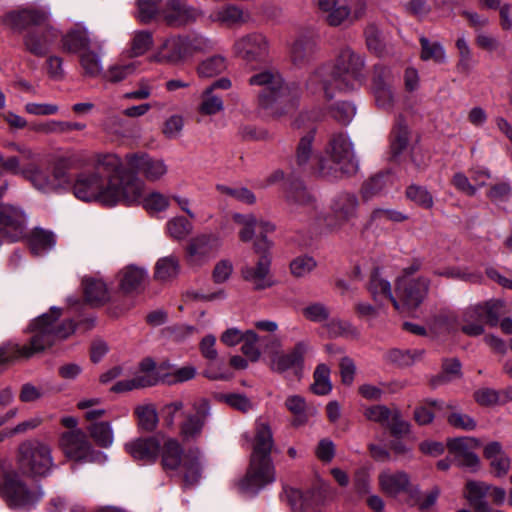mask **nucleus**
Wrapping results in <instances>:
<instances>
[{
	"mask_svg": "<svg viewBox=\"0 0 512 512\" xmlns=\"http://www.w3.org/2000/svg\"><path fill=\"white\" fill-rule=\"evenodd\" d=\"M365 57L349 46L340 49L334 65H323L315 69L306 81V89L311 94L323 91L326 99L334 96V91H351L366 79Z\"/></svg>",
	"mask_w": 512,
	"mask_h": 512,
	"instance_id": "nucleus-1",
	"label": "nucleus"
},
{
	"mask_svg": "<svg viewBox=\"0 0 512 512\" xmlns=\"http://www.w3.org/2000/svg\"><path fill=\"white\" fill-rule=\"evenodd\" d=\"M60 315V309L52 307L50 313L33 320L29 326L32 335L27 345L8 342L0 346V367L18 357L30 358L70 336L75 331V324L72 320L59 321Z\"/></svg>",
	"mask_w": 512,
	"mask_h": 512,
	"instance_id": "nucleus-2",
	"label": "nucleus"
},
{
	"mask_svg": "<svg viewBox=\"0 0 512 512\" xmlns=\"http://www.w3.org/2000/svg\"><path fill=\"white\" fill-rule=\"evenodd\" d=\"M251 86H258V107L267 115L281 117L293 109L301 96L298 82H285L281 74L273 69L260 71L249 80Z\"/></svg>",
	"mask_w": 512,
	"mask_h": 512,
	"instance_id": "nucleus-3",
	"label": "nucleus"
},
{
	"mask_svg": "<svg viewBox=\"0 0 512 512\" xmlns=\"http://www.w3.org/2000/svg\"><path fill=\"white\" fill-rule=\"evenodd\" d=\"M5 21L13 29L27 30L23 43L28 52L45 56L58 38V31L50 23V11L46 8L28 7L6 14Z\"/></svg>",
	"mask_w": 512,
	"mask_h": 512,
	"instance_id": "nucleus-4",
	"label": "nucleus"
},
{
	"mask_svg": "<svg viewBox=\"0 0 512 512\" xmlns=\"http://www.w3.org/2000/svg\"><path fill=\"white\" fill-rule=\"evenodd\" d=\"M273 445L270 425L262 419L256 420L250 466L239 483V488L243 492L256 494L267 484L275 481V468L270 455Z\"/></svg>",
	"mask_w": 512,
	"mask_h": 512,
	"instance_id": "nucleus-5",
	"label": "nucleus"
},
{
	"mask_svg": "<svg viewBox=\"0 0 512 512\" xmlns=\"http://www.w3.org/2000/svg\"><path fill=\"white\" fill-rule=\"evenodd\" d=\"M325 154L327 158L318 161V171L323 177L338 178L342 175H352L358 170L353 145L342 132L332 135Z\"/></svg>",
	"mask_w": 512,
	"mask_h": 512,
	"instance_id": "nucleus-6",
	"label": "nucleus"
},
{
	"mask_svg": "<svg viewBox=\"0 0 512 512\" xmlns=\"http://www.w3.org/2000/svg\"><path fill=\"white\" fill-rule=\"evenodd\" d=\"M16 463L22 475L32 478L47 477L55 467L51 446L39 439L25 440L18 446Z\"/></svg>",
	"mask_w": 512,
	"mask_h": 512,
	"instance_id": "nucleus-7",
	"label": "nucleus"
},
{
	"mask_svg": "<svg viewBox=\"0 0 512 512\" xmlns=\"http://www.w3.org/2000/svg\"><path fill=\"white\" fill-rule=\"evenodd\" d=\"M161 463L165 470H177L182 464L185 486H194L201 478V453L198 449L189 450L183 456L180 443L173 438L167 439L161 450Z\"/></svg>",
	"mask_w": 512,
	"mask_h": 512,
	"instance_id": "nucleus-8",
	"label": "nucleus"
},
{
	"mask_svg": "<svg viewBox=\"0 0 512 512\" xmlns=\"http://www.w3.org/2000/svg\"><path fill=\"white\" fill-rule=\"evenodd\" d=\"M145 193V183L131 169H126L108 179V195L105 196L106 206L140 204Z\"/></svg>",
	"mask_w": 512,
	"mask_h": 512,
	"instance_id": "nucleus-9",
	"label": "nucleus"
},
{
	"mask_svg": "<svg viewBox=\"0 0 512 512\" xmlns=\"http://www.w3.org/2000/svg\"><path fill=\"white\" fill-rule=\"evenodd\" d=\"M71 165L70 158H61L52 169L33 168L27 170L25 176L40 191L61 192L71 186L72 179L68 172Z\"/></svg>",
	"mask_w": 512,
	"mask_h": 512,
	"instance_id": "nucleus-10",
	"label": "nucleus"
},
{
	"mask_svg": "<svg viewBox=\"0 0 512 512\" xmlns=\"http://www.w3.org/2000/svg\"><path fill=\"white\" fill-rule=\"evenodd\" d=\"M418 270V266H412L405 270V275L398 278L396 283L395 297L400 303L398 311L411 312L417 309L428 294L430 280L425 277L417 279L410 278V275Z\"/></svg>",
	"mask_w": 512,
	"mask_h": 512,
	"instance_id": "nucleus-11",
	"label": "nucleus"
},
{
	"mask_svg": "<svg viewBox=\"0 0 512 512\" xmlns=\"http://www.w3.org/2000/svg\"><path fill=\"white\" fill-rule=\"evenodd\" d=\"M0 495L12 507L34 505L43 495L40 488L30 489L14 471L0 475Z\"/></svg>",
	"mask_w": 512,
	"mask_h": 512,
	"instance_id": "nucleus-12",
	"label": "nucleus"
},
{
	"mask_svg": "<svg viewBox=\"0 0 512 512\" xmlns=\"http://www.w3.org/2000/svg\"><path fill=\"white\" fill-rule=\"evenodd\" d=\"M59 447L67 458L77 462H98L105 458L102 452L93 448L81 429L63 432L59 437Z\"/></svg>",
	"mask_w": 512,
	"mask_h": 512,
	"instance_id": "nucleus-13",
	"label": "nucleus"
},
{
	"mask_svg": "<svg viewBox=\"0 0 512 512\" xmlns=\"http://www.w3.org/2000/svg\"><path fill=\"white\" fill-rule=\"evenodd\" d=\"M466 489V498L476 512H491L486 496L489 495L492 502L498 506L504 504L507 496L504 488L483 481H470L467 483Z\"/></svg>",
	"mask_w": 512,
	"mask_h": 512,
	"instance_id": "nucleus-14",
	"label": "nucleus"
},
{
	"mask_svg": "<svg viewBox=\"0 0 512 512\" xmlns=\"http://www.w3.org/2000/svg\"><path fill=\"white\" fill-rule=\"evenodd\" d=\"M72 189L76 198L86 202H100L106 206L104 198L108 195V180L105 182L97 172L79 173Z\"/></svg>",
	"mask_w": 512,
	"mask_h": 512,
	"instance_id": "nucleus-15",
	"label": "nucleus"
},
{
	"mask_svg": "<svg viewBox=\"0 0 512 512\" xmlns=\"http://www.w3.org/2000/svg\"><path fill=\"white\" fill-rule=\"evenodd\" d=\"M7 189V184L0 185V198ZM26 229L24 212L10 205L0 206V235L11 242L20 240Z\"/></svg>",
	"mask_w": 512,
	"mask_h": 512,
	"instance_id": "nucleus-16",
	"label": "nucleus"
},
{
	"mask_svg": "<svg viewBox=\"0 0 512 512\" xmlns=\"http://www.w3.org/2000/svg\"><path fill=\"white\" fill-rule=\"evenodd\" d=\"M238 57L248 64L263 62L269 53V42L261 33H250L239 38L234 44Z\"/></svg>",
	"mask_w": 512,
	"mask_h": 512,
	"instance_id": "nucleus-17",
	"label": "nucleus"
},
{
	"mask_svg": "<svg viewBox=\"0 0 512 512\" xmlns=\"http://www.w3.org/2000/svg\"><path fill=\"white\" fill-rule=\"evenodd\" d=\"M449 454L454 462L463 468L476 471L480 466V459L474 452L480 446L478 439L474 437H457L447 440Z\"/></svg>",
	"mask_w": 512,
	"mask_h": 512,
	"instance_id": "nucleus-18",
	"label": "nucleus"
},
{
	"mask_svg": "<svg viewBox=\"0 0 512 512\" xmlns=\"http://www.w3.org/2000/svg\"><path fill=\"white\" fill-rule=\"evenodd\" d=\"M309 350L310 344L308 341H299L290 351L276 353L271 358L270 368L280 374L291 370L296 376H299L304 366V357Z\"/></svg>",
	"mask_w": 512,
	"mask_h": 512,
	"instance_id": "nucleus-19",
	"label": "nucleus"
},
{
	"mask_svg": "<svg viewBox=\"0 0 512 512\" xmlns=\"http://www.w3.org/2000/svg\"><path fill=\"white\" fill-rule=\"evenodd\" d=\"M126 163L129 169L151 182L160 180L168 171L163 159L151 157L146 153L127 154Z\"/></svg>",
	"mask_w": 512,
	"mask_h": 512,
	"instance_id": "nucleus-20",
	"label": "nucleus"
},
{
	"mask_svg": "<svg viewBox=\"0 0 512 512\" xmlns=\"http://www.w3.org/2000/svg\"><path fill=\"white\" fill-rule=\"evenodd\" d=\"M202 15V10L188 4L186 0H167L163 8V20L171 27L195 22Z\"/></svg>",
	"mask_w": 512,
	"mask_h": 512,
	"instance_id": "nucleus-21",
	"label": "nucleus"
},
{
	"mask_svg": "<svg viewBox=\"0 0 512 512\" xmlns=\"http://www.w3.org/2000/svg\"><path fill=\"white\" fill-rule=\"evenodd\" d=\"M220 246L221 240L216 234L197 235L190 239L186 247L188 261L193 265H202L217 252Z\"/></svg>",
	"mask_w": 512,
	"mask_h": 512,
	"instance_id": "nucleus-22",
	"label": "nucleus"
},
{
	"mask_svg": "<svg viewBox=\"0 0 512 512\" xmlns=\"http://www.w3.org/2000/svg\"><path fill=\"white\" fill-rule=\"evenodd\" d=\"M359 199L352 192H340L331 200L330 210L335 219V225L351 223L358 216Z\"/></svg>",
	"mask_w": 512,
	"mask_h": 512,
	"instance_id": "nucleus-23",
	"label": "nucleus"
},
{
	"mask_svg": "<svg viewBox=\"0 0 512 512\" xmlns=\"http://www.w3.org/2000/svg\"><path fill=\"white\" fill-rule=\"evenodd\" d=\"M194 413L188 414L180 425V434L184 440L197 439L210 415V405L206 399H200L193 405Z\"/></svg>",
	"mask_w": 512,
	"mask_h": 512,
	"instance_id": "nucleus-24",
	"label": "nucleus"
},
{
	"mask_svg": "<svg viewBox=\"0 0 512 512\" xmlns=\"http://www.w3.org/2000/svg\"><path fill=\"white\" fill-rule=\"evenodd\" d=\"M271 259L269 255L259 257L256 266L245 265L241 268V275L247 282L253 284L255 290H263L273 285L270 276Z\"/></svg>",
	"mask_w": 512,
	"mask_h": 512,
	"instance_id": "nucleus-25",
	"label": "nucleus"
},
{
	"mask_svg": "<svg viewBox=\"0 0 512 512\" xmlns=\"http://www.w3.org/2000/svg\"><path fill=\"white\" fill-rule=\"evenodd\" d=\"M160 442L154 437L138 438L125 444L126 451L136 461L155 463L160 452Z\"/></svg>",
	"mask_w": 512,
	"mask_h": 512,
	"instance_id": "nucleus-26",
	"label": "nucleus"
},
{
	"mask_svg": "<svg viewBox=\"0 0 512 512\" xmlns=\"http://www.w3.org/2000/svg\"><path fill=\"white\" fill-rule=\"evenodd\" d=\"M186 57L188 55L183 36H172L164 40L152 59L158 63L177 64Z\"/></svg>",
	"mask_w": 512,
	"mask_h": 512,
	"instance_id": "nucleus-27",
	"label": "nucleus"
},
{
	"mask_svg": "<svg viewBox=\"0 0 512 512\" xmlns=\"http://www.w3.org/2000/svg\"><path fill=\"white\" fill-rule=\"evenodd\" d=\"M148 274L144 267L128 265L118 273L119 289L125 294L140 292L147 280Z\"/></svg>",
	"mask_w": 512,
	"mask_h": 512,
	"instance_id": "nucleus-28",
	"label": "nucleus"
},
{
	"mask_svg": "<svg viewBox=\"0 0 512 512\" xmlns=\"http://www.w3.org/2000/svg\"><path fill=\"white\" fill-rule=\"evenodd\" d=\"M286 201L290 206L291 212H297L299 208L307 211L317 208L315 197L307 190L301 181L290 183L286 191Z\"/></svg>",
	"mask_w": 512,
	"mask_h": 512,
	"instance_id": "nucleus-29",
	"label": "nucleus"
},
{
	"mask_svg": "<svg viewBox=\"0 0 512 512\" xmlns=\"http://www.w3.org/2000/svg\"><path fill=\"white\" fill-rule=\"evenodd\" d=\"M317 43L311 36H300L292 44L290 59L297 67L308 65L316 54Z\"/></svg>",
	"mask_w": 512,
	"mask_h": 512,
	"instance_id": "nucleus-30",
	"label": "nucleus"
},
{
	"mask_svg": "<svg viewBox=\"0 0 512 512\" xmlns=\"http://www.w3.org/2000/svg\"><path fill=\"white\" fill-rule=\"evenodd\" d=\"M196 376V368L194 366H183L175 368L169 363H162L154 377L158 382L174 385L177 383H183L193 379Z\"/></svg>",
	"mask_w": 512,
	"mask_h": 512,
	"instance_id": "nucleus-31",
	"label": "nucleus"
},
{
	"mask_svg": "<svg viewBox=\"0 0 512 512\" xmlns=\"http://www.w3.org/2000/svg\"><path fill=\"white\" fill-rule=\"evenodd\" d=\"M88 31L82 27H76L68 31L61 39L62 50L68 53H82L94 46Z\"/></svg>",
	"mask_w": 512,
	"mask_h": 512,
	"instance_id": "nucleus-32",
	"label": "nucleus"
},
{
	"mask_svg": "<svg viewBox=\"0 0 512 512\" xmlns=\"http://www.w3.org/2000/svg\"><path fill=\"white\" fill-rule=\"evenodd\" d=\"M483 309L477 304L466 308L461 314V331L469 337H477L485 332Z\"/></svg>",
	"mask_w": 512,
	"mask_h": 512,
	"instance_id": "nucleus-33",
	"label": "nucleus"
},
{
	"mask_svg": "<svg viewBox=\"0 0 512 512\" xmlns=\"http://www.w3.org/2000/svg\"><path fill=\"white\" fill-rule=\"evenodd\" d=\"M378 479L382 491L390 496H396L406 491L409 486V476L403 471H383L379 474Z\"/></svg>",
	"mask_w": 512,
	"mask_h": 512,
	"instance_id": "nucleus-34",
	"label": "nucleus"
},
{
	"mask_svg": "<svg viewBox=\"0 0 512 512\" xmlns=\"http://www.w3.org/2000/svg\"><path fill=\"white\" fill-rule=\"evenodd\" d=\"M318 6L331 26L341 25L350 15L349 7L341 0H318Z\"/></svg>",
	"mask_w": 512,
	"mask_h": 512,
	"instance_id": "nucleus-35",
	"label": "nucleus"
},
{
	"mask_svg": "<svg viewBox=\"0 0 512 512\" xmlns=\"http://www.w3.org/2000/svg\"><path fill=\"white\" fill-rule=\"evenodd\" d=\"M391 184L392 176L389 172H381L371 176L363 182L360 189L363 201H369L381 195Z\"/></svg>",
	"mask_w": 512,
	"mask_h": 512,
	"instance_id": "nucleus-36",
	"label": "nucleus"
},
{
	"mask_svg": "<svg viewBox=\"0 0 512 512\" xmlns=\"http://www.w3.org/2000/svg\"><path fill=\"white\" fill-rule=\"evenodd\" d=\"M248 15L244 11L234 5L227 4L215 9L209 16L213 22L220 23L225 26H234L247 21Z\"/></svg>",
	"mask_w": 512,
	"mask_h": 512,
	"instance_id": "nucleus-37",
	"label": "nucleus"
},
{
	"mask_svg": "<svg viewBox=\"0 0 512 512\" xmlns=\"http://www.w3.org/2000/svg\"><path fill=\"white\" fill-rule=\"evenodd\" d=\"M368 290L376 302L389 299L396 310L400 309V303L393 296L389 281L382 278L378 270L371 274Z\"/></svg>",
	"mask_w": 512,
	"mask_h": 512,
	"instance_id": "nucleus-38",
	"label": "nucleus"
},
{
	"mask_svg": "<svg viewBox=\"0 0 512 512\" xmlns=\"http://www.w3.org/2000/svg\"><path fill=\"white\" fill-rule=\"evenodd\" d=\"M95 50L88 49L80 54V65L84 74L89 77H97L101 74L103 67L101 62L102 45L100 42H95Z\"/></svg>",
	"mask_w": 512,
	"mask_h": 512,
	"instance_id": "nucleus-39",
	"label": "nucleus"
},
{
	"mask_svg": "<svg viewBox=\"0 0 512 512\" xmlns=\"http://www.w3.org/2000/svg\"><path fill=\"white\" fill-rule=\"evenodd\" d=\"M56 244L52 232L44 229H35L29 237V246L33 254L40 256L50 251Z\"/></svg>",
	"mask_w": 512,
	"mask_h": 512,
	"instance_id": "nucleus-40",
	"label": "nucleus"
},
{
	"mask_svg": "<svg viewBox=\"0 0 512 512\" xmlns=\"http://www.w3.org/2000/svg\"><path fill=\"white\" fill-rule=\"evenodd\" d=\"M94 169V172H97L99 175L101 172L106 173L107 179L126 170L122 169L121 159L112 153L98 154L94 160Z\"/></svg>",
	"mask_w": 512,
	"mask_h": 512,
	"instance_id": "nucleus-41",
	"label": "nucleus"
},
{
	"mask_svg": "<svg viewBox=\"0 0 512 512\" xmlns=\"http://www.w3.org/2000/svg\"><path fill=\"white\" fill-rule=\"evenodd\" d=\"M86 300L92 304H103L109 299L107 285L100 279H85L83 281Z\"/></svg>",
	"mask_w": 512,
	"mask_h": 512,
	"instance_id": "nucleus-42",
	"label": "nucleus"
},
{
	"mask_svg": "<svg viewBox=\"0 0 512 512\" xmlns=\"http://www.w3.org/2000/svg\"><path fill=\"white\" fill-rule=\"evenodd\" d=\"M224 110L222 97L212 91V88H205L200 96L198 112L202 115L212 116Z\"/></svg>",
	"mask_w": 512,
	"mask_h": 512,
	"instance_id": "nucleus-43",
	"label": "nucleus"
},
{
	"mask_svg": "<svg viewBox=\"0 0 512 512\" xmlns=\"http://www.w3.org/2000/svg\"><path fill=\"white\" fill-rule=\"evenodd\" d=\"M179 270L178 258L173 255L166 256L156 262L154 277L158 281H168L175 278Z\"/></svg>",
	"mask_w": 512,
	"mask_h": 512,
	"instance_id": "nucleus-44",
	"label": "nucleus"
},
{
	"mask_svg": "<svg viewBox=\"0 0 512 512\" xmlns=\"http://www.w3.org/2000/svg\"><path fill=\"white\" fill-rule=\"evenodd\" d=\"M87 431L95 443L102 447L108 448L114 441L113 429L109 422H95L87 427Z\"/></svg>",
	"mask_w": 512,
	"mask_h": 512,
	"instance_id": "nucleus-45",
	"label": "nucleus"
},
{
	"mask_svg": "<svg viewBox=\"0 0 512 512\" xmlns=\"http://www.w3.org/2000/svg\"><path fill=\"white\" fill-rule=\"evenodd\" d=\"M164 5L162 0H137L136 17L142 23H148L159 14L163 16Z\"/></svg>",
	"mask_w": 512,
	"mask_h": 512,
	"instance_id": "nucleus-46",
	"label": "nucleus"
},
{
	"mask_svg": "<svg viewBox=\"0 0 512 512\" xmlns=\"http://www.w3.org/2000/svg\"><path fill=\"white\" fill-rule=\"evenodd\" d=\"M409 144V129L407 124L399 120L391 133V152L394 157L407 149Z\"/></svg>",
	"mask_w": 512,
	"mask_h": 512,
	"instance_id": "nucleus-47",
	"label": "nucleus"
},
{
	"mask_svg": "<svg viewBox=\"0 0 512 512\" xmlns=\"http://www.w3.org/2000/svg\"><path fill=\"white\" fill-rule=\"evenodd\" d=\"M157 384V380L150 376V374L147 375H137L132 379H125L118 381L111 390L116 393H122L131 391L138 388H144V387H150Z\"/></svg>",
	"mask_w": 512,
	"mask_h": 512,
	"instance_id": "nucleus-48",
	"label": "nucleus"
},
{
	"mask_svg": "<svg viewBox=\"0 0 512 512\" xmlns=\"http://www.w3.org/2000/svg\"><path fill=\"white\" fill-rule=\"evenodd\" d=\"M314 382L311 386L312 391L317 395H326L332 390L330 381V368L326 364L317 365L314 374Z\"/></svg>",
	"mask_w": 512,
	"mask_h": 512,
	"instance_id": "nucleus-49",
	"label": "nucleus"
},
{
	"mask_svg": "<svg viewBox=\"0 0 512 512\" xmlns=\"http://www.w3.org/2000/svg\"><path fill=\"white\" fill-rule=\"evenodd\" d=\"M421 59L433 60L436 63H445L446 54L444 47L439 42H431L426 37L420 38Z\"/></svg>",
	"mask_w": 512,
	"mask_h": 512,
	"instance_id": "nucleus-50",
	"label": "nucleus"
},
{
	"mask_svg": "<svg viewBox=\"0 0 512 512\" xmlns=\"http://www.w3.org/2000/svg\"><path fill=\"white\" fill-rule=\"evenodd\" d=\"M226 69L225 58L220 55H214L202 61L197 68L199 77L211 78L219 75Z\"/></svg>",
	"mask_w": 512,
	"mask_h": 512,
	"instance_id": "nucleus-51",
	"label": "nucleus"
},
{
	"mask_svg": "<svg viewBox=\"0 0 512 512\" xmlns=\"http://www.w3.org/2000/svg\"><path fill=\"white\" fill-rule=\"evenodd\" d=\"M315 130L312 129L303 135L296 148V162L299 167H305L313 154Z\"/></svg>",
	"mask_w": 512,
	"mask_h": 512,
	"instance_id": "nucleus-52",
	"label": "nucleus"
},
{
	"mask_svg": "<svg viewBox=\"0 0 512 512\" xmlns=\"http://www.w3.org/2000/svg\"><path fill=\"white\" fill-rule=\"evenodd\" d=\"M456 48L459 54L457 63V70L461 73L468 74L475 64L473 54L464 36H461L456 41Z\"/></svg>",
	"mask_w": 512,
	"mask_h": 512,
	"instance_id": "nucleus-53",
	"label": "nucleus"
},
{
	"mask_svg": "<svg viewBox=\"0 0 512 512\" xmlns=\"http://www.w3.org/2000/svg\"><path fill=\"white\" fill-rule=\"evenodd\" d=\"M461 376V363L457 358L445 359L442 363V373L432 380L433 386L452 381Z\"/></svg>",
	"mask_w": 512,
	"mask_h": 512,
	"instance_id": "nucleus-54",
	"label": "nucleus"
},
{
	"mask_svg": "<svg viewBox=\"0 0 512 512\" xmlns=\"http://www.w3.org/2000/svg\"><path fill=\"white\" fill-rule=\"evenodd\" d=\"M193 226L183 216L171 218L166 223V230L169 236L175 240H182L186 238L192 231Z\"/></svg>",
	"mask_w": 512,
	"mask_h": 512,
	"instance_id": "nucleus-55",
	"label": "nucleus"
},
{
	"mask_svg": "<svg viewBox=\"0 0 512 512\" xmlns=\"http://www.w3.org/2000/svg\"><path fill=\"white\" fill-rule=\"evenodd\" d=\"M432 408L442 409L443 402H441L439 400H433V399L425 400L422 405L415 408L414 420L419 425L430 424L435 417Z\"/></svg>",
	"mask_w": 512,
	"mask_h": 512,
	"instance_id": "nucleus-56",
	"label": "nucleus"
},
{
	"mask_svg": "<svg viewBox=\"0 0 512 512\" xmlns=\"http://www.w3.org/2000/svg\"><path fill=\"white\" fill-rule=\"evenodd\" d=\"M153 44V35L150 31L141 30L134 33L131 41L130 53L138 57L146 53Z\"/></svg>",
	"mask_w": 512,
	"mask_h": 512,
	"instance_id": "nucleus-57",
	"label": "nucleus"
},
{
	"mask_svg": "<svg viewBox=\"0 0 512 512\" xmlns=\"http://www.w3.org/2000/svg\"><path fill=\"white\" fill-rule=\"evenodd\" d=\"M325 328L331 338L357 335L356 328L350 322L338 318L329 319L325 324Z\"/></svg>",
	"mask_w": 512,
	"mask_h": 512,
	"instance_id": "nucleus-58",
	"label": "nucleus"
},
{
	"mask_svg": "<svg viewBox=\"0 0 512 512\" xmlns=\"http://www.w3.org/2000/svg\"><path fill=\"white\" fill-rule=\"evenodd\" d=\"M478 305L483 309L485 322L492 327L497 326L500 317L504 314V302L501 300H489Z\"/></svg>",
	"mask_w": 512,
	"mask_h": 512,
	"instance_id": "nucleus-59",
	"label": "nucleus"
},
{
	"mask_svg": "<svg viewBox=\"0 0 512 512\" xmlns=\"http://www.w3.org/2000/svg\"><path fill=\"white\" fill-rule=\"evenodd\" d=\"M408 199L425 209L433 207L434 200L431 193L423 186L410 185L406 189Z\"/></svg>",
	"mask_w": 512,
	"mask_h": 512,
	"instance_id": "nucleus-60",
	"label": "nucleus"
},
{
	"mask_svg": "<svg viewBox=\"0 0 512 512\" xmlns=\"http://www.w3.org/2000/svg\"><path fill=\"white\" fill-rule=\"evenodd\" d=\"M423 351L421 350H400L392 349L387 353V359L400 366L412 365L417 359L421 358Z\"/></svg>",
	"mask_w": 512,
	"mask_h": 512,
	"instance_id": "nucleus-61",
	"label": "nucleus"
},
{
	"mask_svg": "<svg viewBox=\"0 0 512 512\" xmlns=\"http://www.w3.org/2000/svg\"><path fill=\"white\" fill-rule=\"evenodd\" d=\"M140 204L151 212H162L169 207V198L160 192H151L147 196H142Z\"/></svg>",
	"mask_w": 512,
	"mask_h": 512,
	"instance_id": "nucleus-62",
	"label": "nucleus"
},
{
	"mask_svg": "<svg viewBox=\"0 0 512 512\" xmlns=\"http://www.w3.org/2000/svg\"><path fill=\"white\" fill-rule=\"evenodd\" d=\"M392 436L396 438L407 436L411 431V424L404 420L398 410H393L391 418L386 425Z\"/></svg>",
	"mask_w": 512,
	"mask_h": 512,
	"instance_id": "nucleus-63",
	"label": "nucleus"
},
{
	"mask_svg": "<svg viewBox=\"0 0 512 512\" xmlns=\"http://www.w3.org/2000/svg\"><path fill=\"white\" fill-rule=\"evenodd\" d=\"M328 490L329 486L324 482L310 489L305 494L306 508L318 510L324 503Z\"/></svg>",
	"mask_w": 512,
	"mask_h": 512,
	"instance_id": "nucleus-64",
	"label": "nucleus"
}]
</instances>
